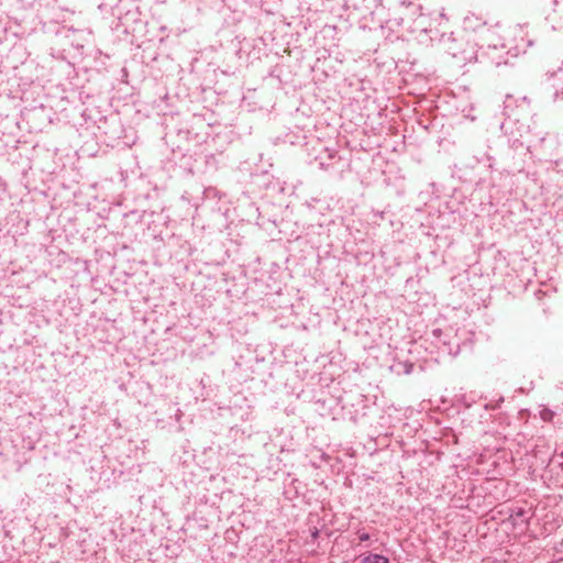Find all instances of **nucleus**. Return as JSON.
Listing matches in <instances>:
<instances>
[{
	"instance_id": "f257e3e1",
	"label": "nucleus",
	"mask_w": 563,
	"mask_h": 563,
	"mask_svg": "<svg viewBox=\"0 0 563 563\" xmlns=\"http://www.w3.org/2000/svg\"><path fill=\"white\" fill-rule=\"evenodd\" d=\"M354 563H389V559L377 553H364L357 556Z\"/></svg>"
},
{
	"instance_id": "7ed1b4c3",
	"label": "nucleus",
	"mask_w": 563,
	"mask_h": 563,
	"mask_svg": "<svg viewBox=\"0 0 563 563\" xmlns=\"http://www.w3.org/2000/svg\"><path fill=\"white\" fill-rule=\"evenodd\" d=\"M356 536H357V539L360 540V542L368 541L371 538L369 534L363 530H358Z\"/></svg>"
},
{
	"instance_id": "f03ea898",
	"label": "nucleus",
	"mask_w": 563,
	"mask_h": 563,
	"mask_svg": "<svg viewBox=\"0 0 563 563\" xmlns=\"http://www.w3.org/2000/svg\"><path fill=\"white\" fill-rule=\"evenodd\" d=\"M554 416V412L548 408H544L540 411V417L544 421H551Z\"/></svg>"
},
{
	"instance_id": "20e7f679",
	"label": "nucleus",
	"mask_w": 563,
	"mask_h": 563,
	"mask_svg": "<svg viewBox=\"0 0 563 563\" xmlns=\"http://www.w3.org/2000/svg\"><path fill=\"white\" fill-rule=\"evenodd\" d=\"M433 333H434V335L439 336V335H440V333H441V330H440V329H437V330H434V331H433Z\"/></svg>"
}]
</instances>
